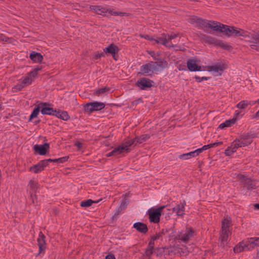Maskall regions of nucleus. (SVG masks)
Segmentation results:
<instances>
[{"label":"nucleus","mask_w":259,"mask_h":259,"mask_svg":"<svg viewBox=\"0 0 259 259\" xmlns=\"http://www.w3.org/2000/svg\"><path fill=\"white\" fill-rule=\"evenodd\" d=\"M221 32L229 37L243 36L250 43V47L252 49L259 51V30L250 33L240 28L222 25Z\"/></svg>","instance_id":"1"},{"label":"nucleus","mask_w":259,"mask_h":259,"mask_svg":"<svg viewBox=\"0 0 259 259\" xmlns=\"http://www.w3.org/2000/svg\"><path fill=\"white\" fill-rule=\"evenodd\" d=\"M255 137L254 134H245L241 135L240 138L234 140L231 146L229 147L225 151L227 156H230L236 151L239 147H244L251 144L252 138Z\"/></svg>","instance_id":"2"},{"label":"nucleus","mask_w":259,"mask_h":259,"mask_svg":"<svg viewBox=\"0 0 259 259\" xmlns=\"http://www.w3.org/2000/svg\"><path fill=\"white\" fill-rule=\"evenodd\" d=\"M231 219L228 217L224 218L222 222V232L219 238L220 246L225 247L228 243V238L231 234L230 231Z\"/></svg>","instance_id":"3"},{"label":"nucleus","mask_w":259,"mask_h":259,"mask_svg":"<svg viewBox=\"0 0 259 259\" xmlns=\"http://www.w3.org/2000/svg\"><path fill=\"white\" fill-rule=\"evenodd\" d=\"M90 9L95 13L98 15L106 16V14H109L113 16H126L127 14L124 12L114 11L113 9H109L107 7H103L101 6H91Z\"/></svg>","instance_id":"4"},{"label":"nucleus","mask_w":259,"mask_h":259,"mask_svg":"<svg viewBox=\"0 0 259 259\" xmlns=\"http://www.w3.org/2000/svg\"><path fill=\"white\" fill-rule=\"evenodd\" d=\"M195 234V232L192 228H187L185 231L179 232L176 237V239L184 243H187Z\"/></svg>","instance_id":"5"},{"label":"nucleus","mask_w":259,"mask_h":259,"mask_svg":"<svg viewBox=\"0 0 259 259\" xmlns=\"http://www.w3.org/2000/svg\"><path fill=\"white\" fill-rule=\"evenodd\" d=\"M130 147V142L123 143L121 145L115 148L111 152L106 154L107 157L112 156H116L123 152H129V147Z\"/></svg>","instance_id":"6"},{"label":"nucleus","mask_w":259,"mask_h":259,"mask_svg":"<svg viewBox=\"0 0 259 259\" xmlns=\"http://www.w3.org/2000/svg\"><path fill=\"white\" fill-rule=\"evenodd\" d=\"M164 207L165 206H163L156 209H149L148 214L150 221L154 223H158L160 221L161 211Z\"/></svg>","instance_id":"7"},{"label":"nucleus","mask_w":259,"mask_h":259,"mask_svg":"<svg viewBox=\"0 0 259 259\" xmlns=\"http://www.w3.org/2000/svg\"><path fill=\"white\" fill-rule=\"evenodd\" d=\"M153 81L146 78H142L136 82V85L141 90H145L152 86Z\"/></svg>","instance_id":"8"},{"label":"nucleus","mask_w":259,"mask_h":259,"mask_svg":"<svg viewBox=\"0 0 259 259\" xmlns=\"http://www.w3.org/2000/svg\"><path fill=\"white\" fill-rule=\"evenodd\" d=\"M150 138V136L147 134L142 135L140 137H137L135 139L128 140L124 143H130V146L132 145H136L137 144H141L146 141Z\"/></svg>","instance_id":"9"},{"label":"nucleus","mask_w":259,"mask_h":259,"mask_svg":"<svg viewBox=\"0 0 259 259\" xmlns=\"http://www.w3.org/2000/svg\"><path fill=\"white\" fill-rule=\"evenodd\" d=\"M156 61V62H151L153 70H154L155 71H159L167 66V63L163 59L158 58Z\"/></svg>","instance_id":"10"},{"label":"nucleus","mask_w":259,"mask_h":259,"mask_svg":"<svg viewBox=\"0 0 259 259\" xmlns=\"http://www.w3.org/2000/svg\"><path fill=\"white\" fill-rule=\"evenodd\" d=\"M187 67L191 71L201 70V67L198 65V61L196 59H189L187 63Z\"/></svg>","instance_id":"11"},{"label":"nucleus","mask_w":259,"mask_h":259,"mask_svg":"<svg viewBox=\"0 0 259 259\" xmlns=\"http://www.w3.org/2000/svg\"><path fill=\"white\" fill-rule=\"evenodd\" d=\"M154 40L155 41L156 43L162 44L166 47L174 48L175 46L173 44H168V41L167 39V36L165 33L162 34L161 36L157 37H156V39L154 38Z\"/></svg>","instance_id":"12"},{"label":"nucleus","mask_w":259,"mask_h":259,"mask_svg":"<svg viewBox=\"0 0 259 259\" xmlns=\"http://www.w3.org/2000/svg\"><path fill=\"white\" fill-rule=\"evenodd\" d=\"M45 238V235L42 232H40L37 238L38 245L39 246V253L44 252L46 249V246Z\"/></svg>","instance_id":"13"},{"label":"nucleus","mask_w":259,"mask_h":259,"mask_svg":"<svg viewBox=\"0 0 259 259\" xmlns=\"http://www.w3.org/2000/svg\"><path fill=\"white\" fill-rule=\"evenodd\" d=\"M49 148V144L48 143H45L43 145H35L34 146V150L35 152H38L40 155H44L47 153Z\"/></svg>","instance_id":"14"},{"label":"nucleus","mask_w":259,"mask_h":259,"mask_svg":"<svg viewBox=\"0 0 259 259\" xmlns=\"http://www.w3.org/2000/svg\"><path fill=\"white\" fill-rule=\"evenodd\" d=\"M41 107V112L42 114H48L54 115L55 114L56 110L53 108L48 107L46 103H40Z\"/></svg>","instance_id":"15"},{"label":"nucleus","mask_w":259,"mask_h":259,"mask_svg":"<svg viewBox=\"0 0 259 259\" xmlns=\"http://www.w3.org/2000/svg\"><path fill=\"white\" fill-rule=\"evenodd\" d=\"M46 161L41 160L37 164L30 167L29 170L34 173H38L44 170V167L46 166Z\"/></svg>","instance_id":"16"},{"label":"nucleus","mask_w":259,"mask_h":259,"mask_svg":"<svg viewBox=\"0 0 259 259\" xmlns=\"http://www.w3.org/2000/svg\"><path fill=\"white\" fill-rule=\"evenodd\" d=\"M186 205L185 201L178 204L176 207L172 208V211L175 212L178 215L183 216L185 214V206Z\"/></svg>","instance_id":"17"},{"label":"nucleus","mask_w":259,"mask_h":259,"mask_svg":"<svg viewBox=\"0 0 259 259\" xmlns=\"http://www.w3.org/2000/svg\"><path fill=\"white\" fill-rule=\"evenodd\" d=\"M225 69L224 65L217 64L213 66H207V70L208 71H212L221 74L222 72Z\"/></svg>","instance_id":"18"},{"label":"nucleus","mask_w":259,"mask_h":259,"mask_svg":"<svg viewBox=\"0 0 259 259\" xmlns=\"http://www.w3.org/2000/svg\"><path fill=\"white\" fill-rule=\"evenodd\" d=\"M133 227L136 229L137 231L143 234L146 233L148 230L147 225L141 222L135 223Z\"/></svg>","instance_id":"19"},{"label":"nucleus","mask_w":259,"mask_h":259,"mask_svg":"<svg viewBox=\"0 0 259 259\" xmlns=\"http://www.w3.org/2000/svg\"><path fill=\"white\" fill-rule=\"evenodd\" d=\"M118 51V47L113 44L110 45L108 47L104 49V53L111 54L115 60V54L117 53Z\"/></svg>","instance_id":"20"},{"label":"nucleus","mask_w":259,"mask_h":259,"mask_svg":"<svg viewBox=\"0 0 259 259\" xmlns=\"http://www.w3.org/2000/svg\"><path fill=\"white\" fill-rule=\"evenodd\" d=\"M140 71V73L143 75L148 74L150 72L155 71L154 70H153L151 62L141 66Z\"/></svg>","instance_id":"21"},{"label":"nucleus","mask_w":259,"mask_h":259,"mask_svg":"<svg viewBox=\"0 0 259 259\" xmlns=\"http://www.w3.org/2000/svg\"><path fill=\"white\" fill-rule=\"evenodd\" d=\"M244 181V186L247 188L248 190L255 189L256 187V183L249 178H245L243 177Z\"/></svg>","instance_id":"22"},{"label":"nucleus","mask_w":259,"mask_h":259,"mask_svg":"<svg viewBox=\"0 0 259 259\" xmlns=\"http://www.w3.org/2000/svg\"><path fill=\"white\" fill-rule=\"evenodd\" d=\"M28 187L30 189V193H36L37 189L39 188V185L37 182L34 180H31L28 183Z\"/></svg>","instance_id":"23"},{"label":"nucleus","mask_w":259,"mask_h":259,"mask_svg":"<svg viewBox=\"0 0 259 259\" xmlns=\"http://www.w3.org/2000/svg\"><path fill=\"white\" fill-rule=\"evenodd\" d=\"M30 58L34 62H41L42 61L43 57L40 54L35 52H32L30 54Z\"/></svg>","instance_id":"24"},{"label":"nucleus","mask_w":259,"mask_h":259,"mask_svg":"<svg viewBox=\"0 0 259 259\" xmlns=\"http://www.w3.org/2000/svg\"><path fill=\"white\" fill-rule=\"evenodd\" d=\"M54 115L64 120H67L69 118V116L67 112L64 111H58L57 112L56 110L55 114Z\"/></svg>","instance_id":"25"},{"label":"nucleus","mask_w":259,"mask_h":259,"mask_svg":"<svg viewBox=\"0 0 259 259\" xmlns=\"http://www.w3.org/2000/svg\"><path fill=\"white\" fill-rule=\"evenodd\" d=\"M34 77L35 76L30 72H29L27 74V76L22 81V84L25 85L26 86L30 84L33 80Z\"/></svg>","instance_id":"26"},{"label":"nucleus","mask_w":259,"mask_h":259,"mask_svg":"<svg viewBox=\"0 0 259 259\" xmlns=\"http://www.w3.org/2000/svg\"><path fill=\"white\" fill-rule=\"evenodd\" d=\"M222 25L223 24L218 22L209 21V28L213 29L214 31H219L221 32L222 29Z\"/></svg>","instance_id":"27"},{"label":"nucleus","mask_w":259,"mask_h":259,"mask_svg":"<svg viewBox=\"0 0 259 259\" xmlns=\"http://www.w3.org/2000/svg\"><path fill=\"white\" fill-rule=\"evenodd\" d=\"M236 121L235 119H232L231 120H227L225 122L220 124L219 128L221 129H223L226 127H230L232 125L235 123Z\"/></svg>","instance_id":"28"},{"label":"nucleus","mask_w":259,"mask_h":259,"mask_svg":"<svg viewBox=\"0 0 259 259\" xmlns=\"http://www.w3.org/2000/svg\"><path fill=\"white\" fill-rule=\"evenodd\" d=\"M41 111L40 104L39 103L36 107L34 109L33 112L30 116V120L32 118H35L38 115L39 112Z\"/></svg>","instance_id":"29"},{"label":"nucleus","mask_w":259,"mask_h":259,"mask_svg":"<svg viewBox=\"0 0 259 259\" xmlns=\"http://www.w3.org/2000/svg\"><path fill=\"white\" fill-rule=\"evenodd\" d=\"M195 156H196L194 154V151H192V152H189L187 153L181 154L179 156V158L180 159L187 160V159H189L192 157H194Z\"/></svg>","instance_id":"30"},{"label":"nucleus","mask_w":259,"mask_h":259,"mask_svg":"<svg viewBox=\"0 0 259 259\" xmlns=\"http://www.w3.org/2000/svg\"><path fill=\"white\" fill-rule=\"evenodd\" d=\"M93 104L95 111H100L104 108L105 106V104L102 102H93Z\"/></svg>","instance_id":"31"},{"label":"nucleus","mask_w":259,"mask_h":259,"mask_svg":"<svg viewBox=\"0 0 259 259\" xmlns=\"http://www.w3.org/2000/svg\"><path fill=\"white\" fill-rule=\"evenodd\" d=\"M154 246V243L149 242L148 248L145 252V255L147 256H150L153 253V250Z\"/></svg>","instance_id":"32"},{"label":"nucleus","mask_w":259,"mask_h":259,"mask_svg":"<svg viewBox=\"0 0 259 259\" xmlns=\"http://www.w3.org/2000/svg\"><path fill=\"white\" fill-rule=\"evenodd\" d=\"M93 104V102H90L86 104L84 106V110L85 112L91 113L95 111Z\"/></svg>","instance_id":"33"},{"label":"nucleus","mask_w":259,"mask_h":259,"mask_svg":"<svg viewBox=\"0 0 259 259\" xmlns=\"http://www.w3.org/2000/svg\"><path fill=\"white\" fill-rule=\"evenodd\" d=\"M200 18L192 16H191L188 20V22L193 25H195V26L197 27L198 26L199 24V21Z\"/></svg>","instance_id":"34"},{"label":"nucleus","mask_w":259,"mask_h":259,"mask_svg":"<svg viewBox=\"0 0 259 259\" xmlns=\"http://www.w3.org/2000/svg\"><path fill=\"white\" fill-rule=\"evenodd\" d=\"M198 22V26H200L202 28H209V21H207L206 20L200 18Z\"/></svg>","instance_id":"35"},{"label":"nucleus","mask_w":259,"mask_h":259,"mask_svg":"<svg viewBox=\"0 0 259 259\" xmlns=\"http://www.w3.org/2000/svg\"><path fill=\"white\" fill-rule=\"evenodd\" d=\"M249 103L246 100H243L236 105V107L240 109H244L248 106Z\"/></svg>","instance_id":"36"},{"label":"nucleus","mask_w":259,"mask_h":259,"mask_svg":"<svg viewBox=\"0 0 259 259\" xmlns=\"http://www.w3.org/2000/svg\"><path fill=\"white\" fill-rule=\"evenodd\" d=\"M250 244L251 245L252 249L255 246H259V237L258 238H250Z\"/></svg>","instance_id":"37"},{"label":"nucleus","mask_w":259,"mask_h":259,"mask_svg":"<svg viewBox=\"0 0 259 259\" xmlns=\"http://www.w3.org/2000/svg\"><path fill=\"white\" fill-rule=\"evenodd\" d=\"M30 198L32 201V203L34 205L36 206L38 204L37 197L35 193H30Z\"/></svg>","instance_id":"38"},{"label":"nucleus","mask_w":259,"mask_h":259,"mask_svg":"<svg viewBox=\"0 0 259 259\" xmlns=\"http://www.w3.org/2000/svg\"><path fill=\"white\" fill-rule=\"evenodd\" d=\"M250 239L244 242L242 241L241 242H240V243H243L242 245V248H243V251L244 250H248L251 249H252L251 244H249L250 243Z\"/></svg>","instance_id":"39"},{"label":"nucleus","mask_w":259,"mask_h":259,"mask_svg":"<svg viewBox=\"0 0 259 259\" xmlns=\"http://www.w3.org/2000/svg\"><path fill=\"white\" fill-rule=\"evenodd\" d=\"M94 202H96L93 201L91 199H88L87 200L81 201L80 203V206L81 207H89V206H91L92 204V203H93Z\"/></svg>","instance_id":"40"},{"label":"nucleus","mask_w":259,"mask_h":259,"mask_svg":"<svg viewBox=\"0 0 259 259\" xmlns=\"http://www.w3.org/2000/svg\"><path fill=\"white\" fill-rule=\"evenodd\" d=\"M110 89L109 88L105 87L103 88H101L98 90H97L95 93L94 94L97 96H99L100 94H104L108 91H109Z\"/></svg>","instance_id":"41"},{"label":"nucleus","mask_w":259,"mask_h":259,"mask_svg":"<svg viewBox=\"0 0 259 259\" xmlns=\"http://www.w3.org/2000/svg\"><path fill=\"white\" fill-rule=\"evenodd\" d=\"M214 45H215L216 46H220L224 49H228L229 47V46H228L226 43L224 42L222 40H216Z\"/></svg>","instance_id":"42"},{"label":"nucleus","mask_w":259,"mask_h":259,"mask_svg":"<svg viewBox=\"0 0 259 259\" xmlns=\"http://www.w3.org/2000/svg\"><path fill=\"white\" fill-rule=\"evenodd\" d=\"M243 243H239L238 245L235 246L234 247V251L236 253H239L241 251H243V248H242V245Z\"/></svg>","instance_id":"43"},{"label":"nucleus","mask_w":259,"mask_h":259,"mask_svg":"<svg viewBox=\"0 0 259 259\" xmlns=\"http://www.w3.org/2000/svg\"><path fill=\"white\" fill-rule=\"evenodd\" d=\"M166 35L168 41V44H172L170 41L177 37V35L174 33H172L170 34H166Z\"/></svg>","instance_id":"44"},{"label":"nucleus","mask_w":259,"mask_h":259,"mask_svg":"<svg viewBox=\"0 0 259 259\" xmlns=\"http://www.w3.org/2000/svg\"><path fill=\"white\" fill-rule=\"evenodd\" d=\"M68 159V156H65L58 159H55L53 160V162H57L59 163H63L66 161Z\"/></svg>","instance_id":"45"},{"label":"nucleus","mask_w":259,"mask_h":259,"mask_svg":"<svg viewBox=\"0 0 259 259\" xmlns=\"http://www.w3.org/2000/svg\"><path fill=\"white\" fill-rule=\"evenodd\" d=\"M12 38H9L3 34H0V40L5 42H11Z\"/></svg>","instance_id":"46"},{"label":"nucleus","mask_w":259,"mask_h":259,"mask_svg":"<svg viewBox=\"0 0 259 259\" xmlns=\"http://www.w3.org/2000/svg\"><path fill=\"white\" fill-rule=\"evenodd\" d=\"M161 237V233H159L156 234L155 235H153V236L151 237V240L149 242L154 243L155 240H156L159 239Z\"/></svg>","instance_id":"47"},{"label":"nucleus","mask_w":259,"mask_h":259,"mask_svg":"<svg viewBox=\"0 0 259 259\" xmlns=\"http://www.w3.org/2000/svg\"><path fill=\"white\" fill-rule=\"evenodd\" d=\"M206 41L209 42L210 44H215L216 40L215 38L210 36H205Z\"/></svg>","instance_id":"48"},{"label":"nucleus","mask_w":259,"mask_h":259,"mask_svg":"<svg viewBox=\"0 0 259 259\" xmlns=\"http://www.w3.org/2000/svg\"><path fill=\"white\" fill-rule=\"evenodd\" d=\"M206 41L209 42L210 44H215L216 40L215 38L210 36H205Z\"/></svg>","instance_id":"49"},{"label":"nucleus","mask_w":259,"mask_h":259,"mask_svg":"<svg viewBox=\"0 0 259 259\" xmlns=\"http://www.w3.org/2000/svg\"><path fill=\"white\" fill-rule=\"evenodd\" d=\"M127 199H125L121 203L120 206L118 208V212L122 210V208H124L125 206L126 205Z\"/></svg>","instance_id":"50"},{"label":"nucleus","mask_w":259,"mask_h":259,"mask_svg":"<svg viewBox=\"0 0 259 259\" xmlns=\"http://www.w3.org/2000/svg\"><path fill=\"white\" fill-rule=\"evenodd\" d=\"M140 36L141 37H142V38H145L146 39H147V40H154V38H153V37H151L148 35H147V34H140Z\"/></svg>","instance_id":"51"},{"label":"nucleus","mask_w":259,"mask_h":259,"mask_svg":"<svg viewBox=\"0 0 259 259\" xmlns=\"http://www.w3.org/2000/svg\"><path fill=\"white\" fill-rule=\"evenodd\" d=\"M25 86V85L22 84V81H21L20 83L16 84L15 86V89L18 91H21Z\"/></svg>","instance_id":"52"},{"label":"nucleus","mask_w":259,"mask_h":259,"mask_svg":"<svg viewBox=\"0 0 259 259\" xmlns=\"http://www.w3.org/2000/svg\"><path fill=\"white\" fill-rule=\"evenodd\" d=\"M40 67H37L30 72L35 77L37 75L38 72L41 70Z\"/></svg>","instance_id":"53"},{"label":"nucleus","mask_w":259,"mask_h":259,"mask_svg":"<svg viewBox=\"0 0 259 259\" xmlns=\"http://www.w3.org/2000/svg\"><path fill=\"white\" fill-rule=\"evenodd\" d=\"M142 102H143L142 100L141 99L139 98V99L132 102V105L134 106L135 105H137L139 103H142Z\"/></svg>","instance_id":"54"},{"label":"nucleus","mask_w":259,"mask_h":259,"mask_svg":"<svg viewBox=\"0 0 259 259\" xmlns=\"http://www.w3.org/2000/svg\"><path fill=\"white\" fill-rule=\"evenodd\" d=\"M149 54L151 56V57H152L154 60H158V57L157 56H158V55H156L154 52L153 51H150V52H149Z\"/></svg>","instance_id":"55"},{"label":"nucleus","mask_w":259,"mask_h":259,"mask_svg":"<svg viewBox=\"0 0 259 259\" xmlns=\"http://www.w3.org/2000/svg\"><path fill=\"white\" fill-rule=\"evenodd\" d=\"M204 150L202 149V147L201 148L197 149L194 151V154L195 156L198 155L200 153H201Z\"/></svg>","instance_id":"56"},{"label":"nucleus","mask_w":259,"mask_h":259,"mask_svg":"<svg viewBox=\"0 0 259 259\" xmlns=\"http://www.w3.org/2000/svg\"><path fill=\"white\" fill-rule=\"evenodd\" d=\"M195 78L198 81V82H201V81H203V80H207L208 79V78L206 77H200L198 76H196Z\"/></svg>","instance_id":"57"},{"label":"nucleus","mask_w":259,"mask_h":259,"mask_svg":"<svg viewBox=\"0 0 259 259\" xmlns=\"http://www.w3.org/2000/svg\"><path fill=\"white\" fill-rule=\"evenodd\" d=\"M75 146H76L78 149H80L82 147V143L79 141H77L75 143Z\"/></svg>","instance_id":"58"},{"label":"nucleus","mask_w":259,"mask_h":259,"mask_svg":"<svg viewBox=\"0 0 259 259\" xmlns=\"http://www.w3.org/2000/svg\"><path fill=\"white\" fill-rule=\"evenodd\" d=\"M211 146V147H213L214 146H217L219 145H221L222 144V142H215V143H211V144H210Z\"/></svg>","instance_id":"59"},{"label":"nucleus","mask_w":259,"mask_h":259,"mask_svg":"<svg viewBox=\"0 0 259 259\" xmlns=\"http://www.w3.org/2000/svg\"><path fill=\"white\" fill-rule=\"evenodd\" d=\"M240 112H241L238 110L235 111V113H234V117L233 119H235V120H236V118H237V117L240 115Z\"/></svg>","instance_id":"60"},{"label":"nucleus","mask_w":259,"mask_h":259,"mask_svg":"<svg viewBox=\"0 0 259 259\" xmlns=\"http://www.w3.org/2000/svg\"><path fill=\"white\" fill-rule=\"evenodd\" d=\"M105 259H115V258L114 255L110 254L106 256Z\"/></svg>","instance_id":"61"},{"label":"nucleus","mask_w":259,"mask_h":259,"mask_svg":"<svg viewBox=\"0 0 259 259\" xmlns=\"http://www.w3.org/2000/svg\"><path fill=\"white\" fill-rule=\"evenodd\" d=\"M104 56V53H97L95 54V58L96 59L100 58L101 56Z\"/></svg>","instance_id":"62"},{"label":"nucleus","mask_w":259,"mask_h":259,"mask_svg":"<svg viewBox=\"0 0 259 259\" xmlns=\"http://www.w3.org/2000/svg\"><path fill=\"white\" fill-rule=\"evenodd\" d=\"M211 145H210V144H208V145H204V146H203L202 147V149H203V150H207V149H209V148H211Z\"/></svg>","instance_id":"63"},{"label":"nucleus","mask_w":259,"mask_h":259,"mask_svg":"<svg viewBox=\"0 0 259 259\" xmlns=\"http://www.w3.org/2000/svg\"><path fill=\"white\" fill-rule=\"evenodd\" d=\"M53 160L54 159H46V160H43L42 161H46V166L48 165V163L49 162H53Z\"/></svg>","instance_id":"64"}]
</instances>
